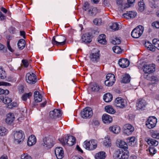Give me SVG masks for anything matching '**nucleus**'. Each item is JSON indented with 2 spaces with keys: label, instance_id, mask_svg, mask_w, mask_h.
I'll return each mask as SVG.
<instances>
[{
  "label": "nucleus",
  "instance_id": "1",
  "mask_svg": "<svg viewBox=\"0 0 159 159\" xmlns=\"http://www.w3.org/2000/svg\"><path fill=\"white\" fill-rule=\"evenodd\" d=\"M118 146L121 149L115 151L113 154L114 159H128V151L125 150L127 148V143L124 141L119 140L117 141Z\"/></svg>",
  "mask_w": 159,
  "mask_h": 159
},
{
  "label": "nucleus",
  "instance_id": "2",
  "mask_svg": "<svg viewBox=\"0 0 159 159\" xmlns=\"http://www.w3.org/2000/svg\"><path fill=\"white\" fill-rule=\"evenodd\" d=\"M66 41V39L64 36L57 35L54 36L52 38V43L54 45L63 46L65 44Z\"/></svg>",
  "mask_w": 159,
  "mask_h": 159
},
{
  "label": "nucleus",
  "instance_id": "3",
  "mask_svg": "<svg viewBox=\"0 0 159 159\" xmlns=\"http://www.w3.org/2000/svg\"><path fill=\"white\" fill-rule=\"evenodd\" d=\"M93 114L92 109L89 107H86L81 111L80 115L82 118L84 119H90Z\"/></svg>",
  "mask_w": 159,
  "mask_h": 159
},
{
  "label": "nucleus",
  "instance_id": "4",
  "mask_svg": "<svg viewBox=\"0 0 159 159\" xmlns=\"http://www.w3.org/2000/svg\"><path fill=\"white\" fill-rule=\"evenodd\" d=\"M97 146V141L93 139L89 141L86 140L84 142V147L89 150H93L96 149Z\"/></svg>",
  "mask_w": 159,
  "mask_h": 159
},
{
  "label": "nucleus",
  "instance_id": "5",
  "mask_svg": "<svg viewBox=\"0 0 159 159\" xmlns=\"http://www.w3.org/2000/svg\"><path fill=\"white\" fill-rule=\"evenodd\" d=\"M14 136L15 141L18 143L22 142L25 137L24 132L21 130L15 131Z\"/></svg>",
  "mask_w": 159,
  "mask_h": 159
},
{
  "label": "nucleus",
  "instance_id": "6",
  "mask_svg": "<svg viewBox=\"0 0 159 159\" xmlns=\"http://www.w3.org/2000/svg\"><path fill=\"white\" fill-rule=\"evenodd\" d=\"M143 31V27L142 25H139L132 30L131 35L133 38H138L141 35Z\"/></svg>",
  "mask_w": 159,
  "mask_h": 159
},
{
  "label": "nucleus",
  "instance_id": "7",
  "mask_svg": "<svg viewBox=\"0 0 159 159\" xmlns=\"http://www.w3.org/2000/svg\"><path fill=\"white\" fill-rule=\"evenodd\" d=\"M26 80L27 82L30 84H34L37 80L36 75L32 72H29L26 74Z\"/></svg>",
  "mask_w": 159,
  "mask_h": 159
},
{
  "label": "nucleus",
  "instance_id": "8",
  "mask_svg": "<svg viewBox=\"0 0 159 159\" xmlns=\"http://www.w3.org/2000/svg\"><path fill=\"white\" fill-rule=\"evenodd\" d=\"M62 114V112L60 109H55L49 113L50 117L52 119H56L61 117Z\"/></svg>",
  "mask_w": 159,
  "mask_h": 159
},
{
  "label": "nucleus",
  "instance_id": "9",
  "mask_svg": "<svg viewBox=\"0 0 159 159\" xmlns=\"http://www.w3.org/2000/svg\"><path fill=\"white\" fill-rule=\"evenodd\" d=\"M115 105L117 107L121 108H124L126 104L125 100L120 97H118L116 98L115 101Z\"/></svg>",
  "mask_w": 159,
  "mask_h": 159
},
{
  "label": "nucleus",
  "instance_id": "10",
  "mask_svg": "<svg viewBox=\"0 0 159 159\" xmlns=\"http://www.w3.org/2000/svg\"><path fill=\"white\" fill-rule=\"evenodd\" d=\"M155 70V65L154 64L145 65L143 66V71L147 73H152Z\"/></svg>",
  "mask_w": 159,
  "mask_h": 159
},
{
  "label": "nucleus",
  "instance_id": "11",
  "mask_svg": "<svg viewBox=\"0 0 159 159\" xmlns=\"http://www.w3.org/2000/svg\"><path fill=\"white\" fill-rule=\"evenodd\" d=\"M147 103L146 101L143 99H138L136 103L137 109L138 110H143L145 108Z\"/></svg>",
  "mask_w": 159,
  "mask_h": 159
},
{
  "label": "nucleus",
  "instance_id": "12",
  "mask_svg": "<svg viewBox=\"0 0 159 159\" xmlns=\"http://www.w3.org/2000/svg\"><path fill=\"white\" fill-rule=\"evenodd\" d=\"M55 153L58 159H61L64 157V151L61 147H57L55 150Z\"/></svg>",
  "mask_w": 159,
  "mask_h": 159
},
{
  "label": "nucleus",
  "instance_id": "13",
  "mask_svg": "<svg viewBox=\"0 0 159 159\" xmlns=\"http://www.w3.org/2000/svg\"><path fill=\"white\" fill-rule=\"evenodd\" d=\"M124 133L127 135H130L134 130V128L130 124H126L123 127Z\"/></svg>",
  "mask_w": 159,
  "mask_h": 159
},
{
  "label": "nucleus",
  "instance_id": "14",
  "mask_svg": "<svg viewBox=\"0 0 159 159\" xmlns=\"http://www.w3.org/2000/svg\"><path fill=\"white\" fill-rule=\"evenodd\" d=\"M119 66L121 67L125 68L128 67L129 64V61L126 59H120L119 61Z\"/></svg>",
  "mask_w": 159,
  "mask_h": 159
},
{
  "label": "nucleus",
  "instance_id": "15",
  "mask_svg": "<svg viewBox=\"0 0 159 159\" xmlns=\"http://www.w3.org/2000/svg\"><path fill=\"white\" fill-rule=\"evenodd\" d=\"M36 138L34 135H31L28 138L27 145L29 146H31L34 145L36 142Z\"/></svg>",
  "mask_w": 159,
  "mask_h": 159
},
{
  "label": "nucleus",
  "instance_id": "16",
  "mask_svg": "<svg viewBox=\"0 0 159 159\" xmlns=\"http://www.w3.org/2000/svg\"><path fill=\"white\" fill-rule=\"evenodd\" d=\"M34 100L36 102H39L43 99L42 95L38 91H36L34 93Z\"/></svg>",
  "mask_w": 159,
  "mask_h": 159
},
{
  "label": "nucleus",
  "instance_id": "17",
  "mask_svg": "<svg viewBox=\"0 0 159 159\" xmlns=\"http://www.w3.org/2000/svg\"><path fill=\"white\" fill-rule=\"evenodd\" d=\"M66 143L69 146H72L75 144L76 142L75 138L71 136H66Z\"/></svg>",
  "mask_w": 159,
  "mask_h": 159
},
{
  "label": "nucleus",
  "instance_id": "18",
  "mask_svg": "<svg viewBox=\"0 0 159 159\" xmlns=\"http://www.w3.org/2000/svg\"><path fill=\"white\" fill-rule=\"evenodd\" d=\"M99 52H97L92 53L90 55V57L91 61L94 62H97L99 59Z\"/></svg>",
  "mask_w": 159,
  "mask_h": 159
},
{
  "label": "nucleus",
  "instance_id": "19",
  "mask_svg": "<svg viewBox=\"0 0 159 159\" xmlns=\"http://www.w3.org/2000/svg\"><path fill=\"white\" fill-rule=\"evenodd\" d=\"M157 120H147L146 122V125L149 129L154 128L156 125Z\"/></svg>",
  "mask_w": 159,
  "mask_h": 159
},
{
  "label": "nucleus",
  "instance_id": "20",
  "mask_svg": "<svg viewBox=\"0 0 159 159\" xmlns=\"http://www.w3.org/2000/svg\"><path fill=\"white\" fill-rule=\"evenodd\" d=\"M106 156L105 152L100 151L95 154L94 157L95 159H105Z\"/></svg>",
  "mask_w": 159,
  "mask_h": 159
},
{
  "label": "nucleus",
  "instance_id": "21",
  "mask_svg": "<svg viewBox=\"0 0 159 159\" xmlns=\"http://www.w3.org/2000/svg\"><path fill=\"white\" fill-rule=\"evenodd\" d=\"M137 13L134 11L127 12L123 14L124 17L127 19L134 18L136 15Z\"/></svg>",
  "mask_w": 159,
  "mask_h": 159
},
{
  "label": "nucleus",
  "instance_id": "22",
  "mask_svg": "<svg viewBox=\"0 0 159 159\" xmlns=\"http://www.w3.org/2000/svg\"><path fill=\"white\" fill-rule=\"evenodd\" d=\"M82 41L85 43H89L91 41V36L89 33H86L82 37Z\"/></svg>",
  "mask_w": 159,
  "mask_h": 159
},
{
  "label": "nucleus",
  "instance_id": "23",
  "mask_svg": "<svg viewBox=\"0 0 159 159\" xmlns=\"http://www.w3.org/2000/svg\"><path fill=\"white\" fill-rule=\"evenodd\" d=\"M127 142L129 145L133 146L135 145L137 140L134 137H131L128 138Z\"/></svg>",
  "mask_w": 159,
  "mask_h": 159
},
{
  "label": "nucleus",
  "instance_id": "24",
  "mask_svg": "<svg viewBox=\"0 0 159 159\" xmlns=\"http://www.w3.org/2000/svg\"><path fill=\"white\" fill-rule=\"evenodd\" d=\"M43 145H46V147L49 148H51L53 146V143L50 139H47V138H45L43 139Z\"/></svg>",
  "mask_w": 159,
  "mask_h": 159
},
{
  "label": "nucleus",
  "instance_id": "25",
  "mask_svg": "<svg viewBox=\"0 0 159 159\" xmlns=\"http://www.w3.org/2000/svg\"><path fill=\"white\" fill-rule=\"evenodd\" d=\"M109 130L113 133L116 134H118L120 132V128L117 125H114L109 127Z\"/></svg>",
  "mask_w": 159,
  "mask_h": 159
},
{
  "label": "nucleus",
  "instance_id": "26",
  "mask_svg": "<svg viewBox=\"0 0 159 159\" xmlns=\"http://www.w3.org/2000/svg\"><path fill=\"white\" fill-rule=\"evenodd\" d=\"M145 140L148 144L150 145L156 146L158 144V142L154 139L147 138L145 139Z\"/></svg>",
  "mask_w": 159,
  "mask_h": 159
},
{
  "label": "nucleus",
  "instance_id": "27",
  "mask_svg": "<svg viewBox=\"0 0 159 159\" xmlns=\"http://www.w3.org/2000/svg\"><path fill=\"white\" fill-rule=\"evenodd\" d=\"M106 36L104 34L100 35L98 38V42L103 44H106L107 43L106 40Z\"/></svg>",
  "mask_w": 159,
  "mask_h": 159
},
{
  "label": "nucleus",
  "instance_id": "28",
  "mask_svg": "<svg viewBox=\"0 0 159 159\" xmlns=\"http://www.w3.org/2000/svg\"><path fill=\"white\" fill-rule=\"evenodd\" d=\"M0 99L5 104H10L12 102V99L7 97H4L3 96H1Z\"/></svg>",
  "mask_w": 159,
  "mask_h": 159
},
{
  "label": "nucleus",
  "instance_id": "29",
  "mask_svg": "<svg viewBox=\"0 0 159 159\" xmlns=\"http://www.w3.org/2000/svg\"><path fill=\"white\" fill-rule=\"evenodd\" d=\"M112 99V95L109 93H107L105 94L103 96V99L106 102H111Z\"/></svg>",
  "mask_w": 159,
  "mask_h": 159
},
{
  "label": "nucleus",
  "instance_id": "30",
  "mask_svg": "<svg viewBox=\"0 0 159 159\" xmlns=\"http://www.w3.org/2000/svg\"><path fill=\"white\" fill-rule=\"evenodd\" d=\"M145 47L148 49L152 51H155L156 50V48L155 46H152L151 43L148 41L145 42Z\"/></svg>",
  "mask_w": 159,
  "mask_h": 159
},
{
  "label": "nucleus",
  "instance_id": "31",
  "mask_svg": "<svg viewBox=\"0 0 159 159\" xmlns=\"http://www.w3.org/2000/svg\"><path fill=\"white\" fill-rule=\"evenodd\" d=\"M103 88L102 85H98L95 84L92 85L91 89L93 91L98 92L100 90L102 89Z\"/></svg>",
  "mask_w": 159,
  "mask_h": 159
},
{
  "label": "nucleus",
  "instance_id": "32",
  "mask_svg": "<svg viewBox=\"0 0 159 159\" xmlns=\"http://www.w3.org/2000/svg\"><path fill=\"white\" fill-rule=\"evenodd\" d=\"M98 12V10L97 8L94 7L91 8L88 11V14L91 16H94Z\"/></svg>",
  "mask_w": 159,
  "mask_h": 159
},
{
  "label": "nucleus",
  "instance_id": "33",
  "mask_svg": "<svg viewBox=\"0 0 159 159\" xmlns=\"http://www.w3.org/2000/svg\"><path fill=\"white\" fill-rule=\"evenodd\" d=\"M8 132V130L4 127L2 126H0V135L1 136H4L6 135Z\"/></svg>",
  "mask_w": 159,
  "mask_h": 159
},
{
  "label": "nucleus",
  "instance_id": "34",
  "mask_svg": "<svg viewBox=\"0 0 159 159\" xmlns=\"http://www.w3.org/2000/svg\"><path fill=\"white\" fill-rule=\"evenodd\" d=\"M17 45L19 48L22 50L24 48L25 46V40L22 39H20Z\"/></svg>",
  "mask_w": 159,
  "mask_h": 159
},
{
  "label": "nucleus",
  "instance_id": "35",
  "mask_svg": "<svg viewBox=\"0 0 159 159\" xmlns=\"http://www.w3.org/2000/svg\"><path fill=\"white\" fill-rule=\"evenodd\" d=\"M105 109L107 112L112 114L115 113L116 112L115 110L111 106H106L105 107Z\"/></svg>",
  "mask_w": 159,
  "mask_h": 159
},
{
  "label": "nucleus",
  "instance_id": "36",
  "mask_svg": "<svg viewBox=\"0 0 159 159\" xmlns=\"http://www.w3.org/2000/svg\"><path fill=\"white\" fill-rule=\"evenodd\" d=\"M19 103L17 102H13L8 105L7 107L8 109H12L14 107H17L19 106Z\"/></svg>",
  "mask_w": 159,
  "mask_h": 159
},
{
  "label": "nucleus",
  "instance_id": "37",
  "mask_svg": "<svg viewBox=\"0 0 159 159\" xmlns=\"http://www.w3.org/2000/svg\"><path fill=\"white\" fill-rule=\"evenodd\" d=\"M110 26L111 29L114 31L118 30L120 28L119 24L117 23H113Z\"/></svg>",
  "mask_w": 159,
  "mask_h": 159
},
{
  "label": "nucleus",
  "instance_id": "38",
  "mask_svg": "<svg viewBox=\"0 0 159 159\" xmlns=\"http://www.w3.org/2000/svg\"><path fill=\"white\" fill-rule=\"evenodd\" d=\"M6 77V73L3 68L0 66V78L3 79Z\"/></svg>",
  "mask_w": 159,
  "mask_h": 159
},
{
  "label": "nucleus",
  "instance_id": "39",
  "mask_svg": "<svg viewBox=\"0 0 159 159\" xmlns=\"http://www.w3.org/2000/svg\"><path fill=\"white\" fill-rule=\"evenodd\" d=\"M107 80L111 81L112 82L115 81L116 79L114 75L112 74H108L106 76Z\"/></svg>",
  "mask_w": 159,
  "mask_h": 159
},
{
  "label": "nucleus",
  "instance_id": "40",
  "mask_svg": "<svg viewBox=\"0 0 159 159\" xmlns=\"http://www.w3.org/2000/svg\"><path fill=\"white\" fill-rule=\"evenodd\" d=\"M32 95V93L29 92L24 94L21 97V99L24 101H26L28 98H29Z\"/></svg>",
  "mask_w": 159,
  "mask_h": 159
},
{
  "label": "nucleus",
  "instance_id": "41",
  "mask_svg": "<svg viewBox=\"0 0 159 159\" xmlns=\"http://www.w3.org/2000/svg\"><path fill=\"white\" fill-rule=\"evenodd\" d=\"M130 77L128 74H126L123 77L122 82L123 83H127L129 82L130 81Z\"/></svg>",
  "mask_w": 159,
  "mask_h": 159
},
{
  "label": "nucleus",
  "instance_id": "42",
  "mask_svg": "<svg viewBox=\"0 0 159 159\" xmlns=\"http://www.w3.org/2000/svg\"><path fill=\"white\" fill-rule=\"evenodd\" d=\"M103 145L107 147H108L111 146V141L110 139L109 138H105L104 141Z\"/></svg>",
  "mask_w": 159,
  "mask_h": 159
},
{
  "label": "nucleus",
  "instance_id": "43",
  "mask_svg": "<svg viewBox=\"0 0 159 159\" xmlns=\"http://www.w3.org/2000/svg\"><path fill=\"white\" fill-rule=\"evenodd\" d=\"M139 10L142 11H143L145 8V5L144 2H140L138 3Z\"/></svg>",
  "mask_w": 159,
  "mask_h": 159
},
{
  "label": "nucleus",
  "instance_id": "44",
  "mask_svg": "<svg viewBox=\"0 0 159 159\" xmlns=\"http://www.w3.org/2000/svg\"><path fill=\"white\" fill-rule=\"evenodd\" d=\"M113 52L116 53H120L121 52L120 48L118 46H114L112 48Z\"/></svg>",
  "mask_w": 159,
  "mask_h": 159
},
{
  "label": "nucleus",
  "instance_id": "45",
  "mask_svg": "<svg viewBox=\"0 0 159 159\" xmlns=\"http://www.w3.org/2000/svg\"><path fill=\"white\" fill-rule=\"evenodd\" d=\"M150 155L153 156L157 152V150L155 148L152 147H149L148 148Z\"/></svg>",
  "mask_w": 159,
  "mask_h": 159
},
{
  "label": "nucleus",
  "instance_id": "46",
  "mask_svg": "<svg viewBox=\"0 0 159 159\" xmlns=\"http://www.w3.org/2000/svg\"><path fill=\"white\" fill-rule=\"evenodd\" d=\"M152 43L155 47L159 50V40L157 39H154L152 41Z\"/></svg>",
  "mask_w": 159,
  "mask_h": 159
},
{
  "label": "nucleus",
  "instance_id": "47",
  "mask_svg": "<svg viewBox=\"0 0 159 159\" xmlns=\"http://www.w3.org/2000/svg\"><path fill=\"white\" fill-rule=\"evenodd\" d=\"M93 22L96 25H100L102 24V20L100 18H97L93 20Z\"/></svg>",
  "mask_w": 159,
  "mask_h": 159
},
{
  "label": "nucleus",
  "instance_id": "48",
  "mask_svg": "<svg viewBox=\"0 0 159 159\" xmlns=\"http://www.w3.org/2000/svg\"><path fill=\"white\" fill-rule=\"evenodd\" d=\"M6 119H13L15 118L14 114L11 112L8 113L6 116Z\"/></svg>",
  "mask_w": 159,
  "mask_h": 159
},
{
  "label": "nucleus",
  "instance_id": "49",
  "mask_svg": "<svg viewBox=\"0 0 159 159\" xmlns=\"http://www.w3.org/2000/svg\"><path fill=\"white\" fill-rule=\"evenodd\" d=\"M120 43L121 40L120 39L117 37L115 38V39L112 41V43L115 45L119 44Z\"/></svg>",
  "mask_w": 159,
  "mask_h": 159
},
{
  "label": "nucleus",
  "instance_id": "50",
  "mask_svg": "<svg viewBox=\"0 0 159 159\" xmlns=\"http://www.w3.org/2000/svg\"><path fill=\"white\" fill-rule=\"evenodd\" d=\"M151 136L154 138L159 139V133L157 132L154 131L152 132Z\"/></svg>",
  "mask_w": 159,
  "mask_h": 159
},
{
  "label": "nucleus",
  "instance_id": "51",
  "mask_svg": "<svg viewBox=\"0 0 159 159\" xmlns=\"http://www.w3.org/2000/svg\"><path fill=\"white\" fill-rule=\"evenodd\" d=\"M150 80L152 83L154 84L158 81V79L157 76H152L150 78Z\"/></svg>",
  "mask_w": 159,
  "mask_h": 159
},
{
  "label": "nucleus",
  "instance_id": "52",
  "mask_svg": "<svg viewBox=\"0 0 159 159\" xmlns=\"http://www.w3.org/2000/svg\"><path fill=\"white\" fill-rule=\"evenodd\" d=\"M21 159H32L31 157L27 153L22 154L21 156Z\"/></svg>",
  "mask_w": 159,
  "mask_h": 159
},
{
  "label": "nucleus",
  "instance_id": "53",
  "mask_svg": "<svg viewBox=\"0 0 159 159\" xmlns=\"http://www.w3.org/2000/svg\"><path fill=\"white\" fill-rule=\"evenodd\" d=\"M115 82V81L112 82L111 81L106 80L105 82V84L106 86H112Z\"/></svg>",
  "mask_w": 159,
  "mask_h": 159
},
{
  "label": "nucleus",
  "instance_id": "54",
  "mask_svg": "<svg viewBox=\"0 0 159 159\" xmlns=\"http://www.w3.org/2000/svg\"><path fill=\"white\" fill-rule=\"evenodd\" d=\"M66 137L61 138L59 139V140L63 145H65L66 143Z\"/></svg>",
  "mask_w": 159,
  "mask_h": 159
},
{
  "label": "nucleus",
  "instance_id": "55",
  "mask_svg": "<svg viewBox=\"0 0 159 159\" xmlns=\"http://www.w3.org/2000/svg\"><path fill=\"white\" fill-rule=\"evenodd\" d=\"M111 119V116L107 114H103L102 117V119Z\"/></svg>",
  "mask_w": 159,
  "mask_h": 159
},
{
  "label": "nucleus",
  "instance_id": "56",
  "mask_svg": "<svg viewBox=\"0 0 159 159\" xmlns=\"http://www.w3.org/2000/svg\"><path fill=\"white\" fill-rule=\"evenodd\" d=\"M22 62L25 67H27L28 66L29 63L27 60L23 59L22 61Z\"/></svg>",
  "mask_w": 159,
  "mask_h": 159
},
{
  "label": "nucleus",
  "instance_id": "57",
  "mask_svg": "<svg viewBox=\"0 0 159 159\" xmlns=\"http://www.w3.org/2000/svg\"><path fill=\"white\" fill-rule=\"evenodd\" d=\"M7 126L13 125L14 120H5Z\"/></svg>",
  "mask_w": 159,
  "mask_h": 159
},
{
  "label": "nucleus",
  "instance_id": "58",
  "mask_svg": "<svg viewBox=\"0 0 159 159\" xmlns=\"http://www.w3.org/2000/svg\"><path fill=\"white\" fill-rule=\"evenodd\" d=\"M7 46L8 49L11 52H13L14 50L11 47L10 44V41L8 40L7 43Z\"/></svg>",
  "mask_w": 159,
  "mask_h": 159
},
{
  "label": "nucleus",
  "instance_id": "59",
  "mask_svg": "<svg viewBox=\"0 0 159 159\" xmlns=\"http://www.w3.org/2000/svg\"><path fill=\"white\" fill-rule=\"evenodd\" d=\"M152 25L156 28H159V21H157L152 23Z\"/></svg>",
  "mask_w": 159,
  "mask_h": 159
},
{
  "label": "nucleus",
  "instance_id": "60",
  "mask_svg": "<svg viewBox=\"0 0 159 159\" xmlns=\"http://www.w3.org/2000/svg\"><path fill=\"white\" fill-rule=\"evenodd\" d=\"M10 86L11 84L7 82L1 81L0 82V86Z\"/></svg>",
  "mask_w": 159,
  "mask_h": 159
},
{
  "label": "nucleus",
  "instance_id": "61",
  "mask_svg": "<svg viewBox=\"0 0 159 159\" xmlns=\"http://www.w3.org/2000/svg\"><path fill=\"white\" fill-rule=\"evenodd\" d=\"M89 4L88 2H85L84 5L83 9L85 11H86L89 8Z\"/></svg>",
  "mask_w": 159,
  "mask_h": 159
},
{
  "label": "nucleus",
  "instance_id": "62",
  "mask_svg": "<svg viewBox=\"0 0 159 159\" xmlns=\"http://www.w3.org/2000/svg\"><path fill=\"white\" fill-rule=\"evenodd\" d=\"M112 120H102V122L106 125H108L112 122Z\"/></svg>",
  "mask_w": 159,
  "mask_h": 159
},
{
  "label": "nucleus",
  "instance_id": "63",
  "mask_svg": "<svg viewBox=\"0 0 159 159\" xmlns=\"http://www.w3.org/2000/svg\"><path fill=\"white\" fill-rule=\"evenodd\" d=\"M9 31L11 33L14 34L15 31V28L14 27H11L9 28Z\"/></svg>",
  "mask_w": 159,
  "mask_h": 159
},
{
  "label": "nucleus",
  "instance_id": "64",
  "mask_svg": "<svg viewBox=\"0 0 159 159\" xmlns=\"http://www.w3.org/2000/svg\"><path fill=\"white\" fill-rule=\"evenodd\" d=\"M6 18L5 16L1 12H0V19L1 20H3Z\"/></svg>",
  "mask_w": 159,
  "mask_h": 159
}]
</instances>
